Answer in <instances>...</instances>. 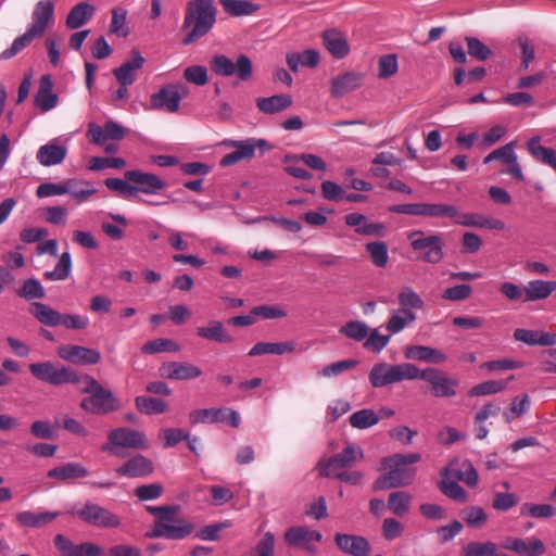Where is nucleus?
<instances>
[{
    "instance_id": "12",
    "label": "nucleus",
    "mask_w": 556,
    "mask_h": 556,
    "mask_svg": "<svg viewBox=\"0 0 556 556\" xmlns=\"http://www.w3.org/2000/svg\"><path fill=\"white\" fill-rule=\"evenodd\" d=\"M417 379L427 381L435 397H453L456 395V388L459 386V380L444 375L437 368H426L420 370L417 367Z\"/></svg>"
},
{
    "instance_id": "41",
    "label": "nucleus",
    "mask_w": 556,
    "mask_h": 556,
    "mask_svg": "<svg viewBox=\"0 0 556 556\" xmlns=\"http://www.w3.org/2000/svg\"><path fill=\"white\" fill-rule=\"evenodd\" d=\"M65 187L66 194L72 195L78 203L88 201L97 191L91 182L79 179H66Z\"/></svg>"
},
{
    "instance_id": "48",
    "label": "nucleus",
    "mask_w": 556,
    "mask_h": 556,
    "mask_svg": "<svg viewBox=\"0 0 556 556\" xmlns=\"http://www.w3.org/2000/svg\"><path fill=\"white\" fill-rule=\"evenodd\" d=\"M226 408H204L190 413L189 419L192 424L220 422L225 420Z\"/></svg>"
},
{
    "instance_id": "43",
    "label": "nucleus",
    "mask_w": 556,
    "mask_h": 556,
    "mask_svg": "<svg viewBox=\"0 0 556 556\" xmlns=\"http://www.w3.org/2000/svg\"><path fill=\"white\" fill-rule=\"evenodd\" d=\"M224 10L231 16L252 15L260 10V4L250 0H219Z\"/></svg>"
},
{
    "instance_id": "24",
    "label": "nucleus",
    "mask_w": 556,
    "mask_h": 556,
    "mask_svg": "<svg viewBox=\"0 0 556 556\" xmlns=\"http://www.w3.org/2000/svg\"><path fill=\"white\" fill-rule=\"evenodd\" d=\"M334 542L343 553L352 556H369L371 552L369 542L361 535L337 533Z\"/></svg>"
},
{
    "instance_id": "7",
    "label": "nucleus",
    "mask_w": 556,
    "mask_h": 556,
    "mask_svg": "<svg viewBox=\"0 0 556 556\" xmlns=\"http://www.w3.org/2000/svg\"><path fill=\"white\" fill-rule=\"evenodd\" d=\"M179 506H170L166 515L159 516L154 520L151 535L169 540H181L192 532V525L177 517Z\"/></svg>"
},
{
    "instance_id": "22",
    "label": "nucleus",
    "mask_w": 556,
    "mask_h": 556,
    "mask_svg": "<svg viewBox=\"0 0 556 556\" xmlns=\"http://www.w3.org/2000/svg\"><path fill=\"white\" fill-rule=\"evenodd\" d=\"M160 375L170 380H191L200 377V367L188 362H168L160 367Z\"/></svg>"
},
{
    "instance_id": "54",
    "label": "nucleus",
    "mask_w": 556,
    "mask_h": 556,
    "mask_svg": "<svg viewBox=\"0 0 556 556\" xmlns=\"http://www.w3.org/2000/svg\"><path fill=\"white\" fill-rule=\"evenodd\" d=\"M36 38L38 37L35 34H33L29 29H26L22 36L14 39L10 48L0 53V60H8L15 56Z\"/></svg>"
},
{
    "instance_id": "35",
    "label": "nucleus",
    "mask_w": 556,
    "mask_h": 556,
    "mask_svg": "<svg viewBox=\"0 0 556 556\" xmlns=\"http://www.w3.org/2000/svg\"><path fill=\"white\" fill-rule=\"evenodd\" d=\"M89 476V470L80 463L71 462L48 471L49 478L59 480L79 479Z\"/></svg>"
},
{
    "instance_id": "5",
    "label": "nucleus",
    "mask_w": 556,
    "mask_h": 556,
    "mask_svg": "<svg viewBox=\"0 0 556 556\" xmlns=\"http://www.w3.org/2000/svg\"><path fill=\"white\" fill-rule=\"evenodd\" d=\"M148 447L149 441L142 432L121 427L109 432L108 442L101 446V451L122 457L121 448L147 450Z\"/></svg>"
},
{
    "instance_id": "38",
    "label": "nucleus",
    "mask_w": 556,
    "mask_h": 556,
    "mask_svg": "<svg viewBox=\"0 0 556 556\" xmlns=\"http://www.w3.org/2000/svg\"><path fill=\"white\" fill-rule=\"evenodd\" d=\"M416 320V314L409 309L393 311L386 324V329L390 334H396L404 330Z\"/></svg>"
},
{
    "instance_id": "9",
    "label": "nucleus",
    "mask_w": 556,
    "mask_h": 556,
    "mask_svg": "<svg viewBox=\"0 0 556 556\" xmlns=\"http://www.w3.org/2000/svg\"><path fill=\"white\" fill-rule=\"evenodd\" d=\"M29 371L36 379L52 386L78 382V376L74 370L63 365L58 366L52 362L31 363Z\"/></svg>"
},
{
    "instance_id": "37",
    "label": "nucleus",
    "mask_w": 556,
    "mask_h": 556,
    "mask_svg": "<svg viewBox=\"0 0 556 556\" xmlns=\"http://www.w3.org/2000/svg\"><path fill=\"white\" fill-rule=\"evenodd\" d=\"M200 338L212 340L218 343H231L233 338L226 331L222 321L211 320L207 326L197 330Z\"/></svg>"
},
{
    "instance_id": "21",
    "label": "nucleus",
    "mask_w": 556,
    "mask_h": 556,
    "mask_svg": "<svg viewBox=\"0 0 556 556\" xmlns=\"http://www.w3.org/2000/svg\"><path fill=\"white\" fill-rule=\"evenodd\" d=\"M146 59L139 50L132 49L130 59L113 71L119 85H132L137 79V72L142 68Z\"/></svg>"
},
{
    "instance_id": "64",
    "label": "nucleus",
    "mask_w": 556,
    "mask_h": 556,
    "mask_svg": "<svg viewBox=\"0 0 556 556\" xmlns=\"http://www.w3.org/2000/svg\"><path fill=\"white\" fill-rule=\"evenodd\" d=\"M126 165V162L122 157H101L93 156L89 161L88 168L90 170H101L104 168H123Z\"/></svg>"
},
{
    "instance_id": "36",
    "label": "nucleus",
    "mask_w": 556,
    "mask_h": 556,
    "mask_svg": "<svg viewBox=\"0 0 556 556\" xmlns=\"http://www.w3.org/2000/svg\"><path fill=\"white\" fill-rule=\"evenodd\" d=\"M292 104V98L289 94H275L268 98H258L256 100L257 109L265 114H275L281 112Z\"/></svg>"
},
{
    "instance_id": "45",
    "label": "nucleus",
    "mask_w": 556,
    "mask_h": 556,
    "mask_svg": "<svg viewBox=\"0 0 556 556\" xmlns=\"http://www.w3.org/2000/svg\"><path fill=\"white\" fill-rule=\"evenodd\" d=\"M352 428L364 430L379 422L378 415L370 408L354 412L349 418Z\"/></svg>"
},
{
    "instance_id": "4",
    "label": "nucleus",
    "mask_w": 556,
    "mask_h": 556,
    "mask_svg": "<svg viewBox=\"0 0 556 556\" xmlns=\"http://www.w3.org/2000/svg\"><path fill=\"white\" fill-rule=\"evenodd\" d=\"M417 379V367L412 363L389 364L376 363L368 375V380L374 388H383L399 383L403 380Z\"/></svg>"
},
{
    "instance_id": "11",
    "label": "nucleus",
    "mask_w": 556,
    "mask_h": 556,
    "mask_svg": "<svg viewBox=\"0 0 556 556\" xmlns=\"http://www.w3.org/2000/svg\"><path fill=\"white\" fill-rule=\"evenodd\" d=\"M220 146L233 149V151L225 154L219 161L220 166L228 167L238 162L253 159L256 148L266 147L267 142L264 139L255 138H248L245 140L226 139L222 141Z\"/></svg>"
},
{
    "instance_id": "13",
    "label": "nucleus",
    "mask_w": 556,
    "mask_h": 556,
    "mask_svg": "<svg viewBox=\"0 0 556 556\" xmlns=\"http://www.w3.org/2000/svg\"><path fill=\"white\" fill-rule=\"evenodd\" d=\"M364 458L362 447L349 444L342 452L333 455L325 462H319L318 466L321 476H327L342 469H348Z\"/></svg>"
},
{
    "instance_id": "42",
    "label": "nucleus",
    "mask_w": 556,
    "mask_h": 556,
    "mask_svg": "<svg viewBox=\"0 0 556 556\" xmlns=\"http://www.w3.org/2000/svg\"><path fill=\"white\" fill-rule=\"evenodd\" d=\"M412 502V494L405 491H395L389 494L388 508L393 515L403 517L409 511Z\"/></svg>"
},
{
    "instance_id": "17",
    "label": "nucleus",
    "mask_w": 556,
    "mask_h": 556,
    "mask_svg": "<svg viewBox=\"0 0 556 556\" xmlns=\"http://www.w3.org/2000/svg\"><path fill=\"white\" fill-rule=\"evenodd\" d=\"M323 534L319 531L312 530L307 527H291L285 533V541L291 546L302 547L309 553L316 552L313 542H320Z\"/></svg>"
},
{
    "instance_id": "3",
    "label": "nucleus",
    "mask_w": 556,
    "mask_h": 556,
    "mask_svg": "<svg viewBox=\"0 0 556 556\" xmlns=\"http://www.w3.org/2000/svg\"><path fill=\"white\" fill-rule=\"evenodd\" d=\"M79 390L89 396L81 400L80 407L91 414H108L118 409V402L113 393L103 388L93 377H78Z\"/></svg>"
},
{
    "instance_id": "2",
    "label": "nucleus",
    "mask_w": 556,
    "mask_h": 556,
    "mask_svg": "<svg viewBox=\"0 0 556 556\" xmlns=\"http://www.w3.org/2000/svg\"><path fill=\"white\" fill-rule=\"evenodd\" d=\"M216 22V9L213 0H191L188 2L182 29L188 34L182 39L185 46L205 36Z\"/></svg>"
},
{
    "instance_id": "56",
    "label": "nucleus",
    "mask_w": 556,
    "mask_h": 556,
    "mask_svg": "<svg viewBox=\"0 0 556 556\" xmlns=\"http://www.w3.org/2000/svg\"><path fill=\"white\" fill-rule=\"evenodd\" d=\"M391 334H382L380 328H369V334L364 342V348L375 353H380L390 342Z\"/></svg>"
},
{
    "instance_id": "50",
    "label": "nucleus",
    "mask_w": 556,
    "mask_h": 556,
    "mask_svg": "<svg viewBox=\"0 0 556 556\" xmlns=\"http://www.w3.org/2000/svg\"><path fill=\"white\" fill-rule=\"evenodd\" d=\"M365 248L374 265L377 267H384L388 264L389 254L388 245L386 242H368Z\"/></svg>"
},
{
    "instance_id": "53",
    "label": "nucleus",
    "mask_w": 556,
    "mask_h": 556,
    "mask_svg": "<svg viewBox=\"0 0 556 556\" xmlns=\"http://www.w3.org/2000/svg\"><path fill=\"white\" fill-rule=\"evenodd\" d=\"M180 346L170 339H155L148 341L141 348L143 354H156L161 352H178Z\"/></svg>"
},
{
    "instance_id": "31",
    "label": "nucleus",
    "mask_w": 556,
    "mask_h": 556,
    "mask_svg": "<svg viewBox=\"0 0 556 556\" xmlns=\"http://www.w3.org/2000/svg\"><path fill=\"white\" fill-rule=\"evenodd\" d=\"M67 154V149L63 146L50 142L41 146L36 154L37 161L46 167L61 164Z\"/></svg>"
},
{
    "instance_id": "57",
    "label": "nucleus",
    "mask_w": 556,
    "mask_h": 556,
    "mask_svg": "<svg viewBox=\"0 0 556 556\" xmlns=\"http://www.w3.org/2000/svg\"><path fill=\"white\" fill-rule=\"evenodd\" d=\"M520 514L533 518H551L555 516L556 509L549 504L525 503L520 507Z\"/></svg>"
},
{
    "instance_id": "52",
    "label": "nucleus",
    "mask_w": 556,
    "mask_h": 556,
    "mask_svg": "<svg viewBox=\"0 0 556 556\" xmlns=\"http://www.w3.org/2000/svg\"><path fill=\"white\" fill-rule=\"evenodd\" d=\"M450 218L453 219V222L457 225L477 228H483V224L485 222V217L483 215L475 213H460L454 205L453 213H451Z\"/></svg>"
},
{
    "instance_id": "44",
    "label": "nucleus",
    "mask_w": 556,
    "mask_h": 556,
    "mask_svg": "<svg viewBox=\"0 0 556 556\" xmlns=\"http://www.w3.org/2000/svg\"><path fill=\"white\" fill-rule=\"evenodd\" d=\"M339 332L356 342H365L369 334V326L362 320H350L340 328Z\"/></svg>"
},
{
    "instance_id": "30",
    "label": "nucleus",
    "mask_w": 556,
    "mask_h": 556,
    "mask_svg": "<svg viewBox=\"0 0 556 556\" xmlns=\"http://www.w3.org/2000/svg\"><path fill=\"white\" fill-rule=\"evenodd\" d=\"M52 79L49 75L40 78L39 89L35 97V104L42 111L52 110L58 103V96L53 92Z\"/></svg>"
},
{
    "instance_id": "26",
    "label": "nucleus",
    "mask_w": 556,
    "mask_h": 556,
    "mask_svg": "<svg viewBox=\"0 0 556 556\" xmlns=\"http://www.w3.org/2000/svg\"><path fill=\"white\" fill-rule=\"evenodd\" d=\"M321 38L324 46L334 59H343L350 53V45L340 30L327 29L323 33Z\"/></svg>"
},
{
    "instance_id": "58",
    "label": "nucleus",
    "mask_w": 556,
    "mask_h": 556,
    "mask_svg": "<svg viewBox=\"0 0 556 556\" xmlns=\"http://www.w3.org/2000/svg\"><path fill=\"white\" fill-rule=\"evenodd\" d=\"M17 294L27 300L43 299L46 291L39 280L35 278L26 279L22 288L17 291Z\"/></svg>"
},
{
    "instance_id": "60",
    "label": "nucleus",
    "mask_w": 556,
    "mask_h": 556,
    "mask_svg": "<svg viewBox=\"0 0 556 556\" xmlns=\"http://www.w3.org/2000/svg\"><path fill=\"white\" fill-rule=\"evenodd\" d=\"M516 141H510L489 153L484 159L483 163L489 164L493 161H501L503 164H507L509 160L516 155Z\"/></svg>"
},
{
    "instance_id": "14",
    "label": "nucleus",
    "mask_w": 556,
    "mask_h": 556,
    "mask_svg": "<svg viewBox=\"0 0 556 556\" xmlns=\"http://www.w3.org/2000/svg\"><path fill=\"white\" fill-rule=\"evenodd\" d=\"M390 211L397 214L450 218L451 213H453V205L445 203H409L394 205L390 207Z\"/></svg>"
},
{
    "instance_id": "20",
    "label": "nucleus",
    "mask_w": 556,
    "mask_h": 556,
    "mask_svg": "<svg viewBox=\"0 0 556 556\" xmlns=\"http://www.w3.org/2000/svg\"><path fill=\"white\" fill-rule=\"evenodd\" d=\"M153 471L154 466L152 460L141 454L128 458L123 465L115 469L118 476L132 479L148 477Z\"/></svg>"
},
{
    "instance_id": "6",
    "label": "nucleus",
    "mask_w": 556,
    "mask_h": 556,
    "mask_svg": "<svg viewBox=\"0 0 556 556\" xmlns=\"http://www.w3.org/2000/svg\"><path fill=\"white\" fill-rule=\"evenodd\" d=\"M412 249L419 252V258L429 264H438L444 257V242L439 233L426 235L422 230H412L407 235Z\"/></svg>"
},
{
    "instance_id": "55",
    "label": "nucleus",
    "mask_w": 556,
    "mask_h": 556,
    "mask_svg": "<svg viewBox=\"0 0 556 556\" xmlns=\"http://www.w3.org/2000/svg\"><path fill=\"white\" fill-rule=\"evenodd\" d=\"M127 11L122 8L112 10V20L110 24V31L118 37H127L129 28L127 26Z\"/></svg>"
},
{
    "instance_id": "10",
    "label": "nucleus",
    "mask_w": 556,
    "mask_h": 556,
    "mask_svg": "<svg viewBox=\"0 0 556 556\" xmlns=\"http://www.w3.org/2000/svg\"><path fill=\"white\" fill-rule=\"evenodd\" d=\"M189 93L184 84H167L150 97V109L176 113L179 111L180 102Z\"/></svg>"
},
{
    "instance_id": "25",
    "label": "nucleus",
    "mask_w": 556,
    "mask_h": 556,
    "mask_svg": "<svg viewBox=\"0 0 556 556\" xmlns=\"http://www.w3.org/2000/svg\"><path fill=\"white\" fill-rule=\"evenodd\" d=\"M364 80V74L355 71L342 73L331 79L330 93L333 98H342L359 88Z\"/></svg>"
},
{
    "instance_id": "59",
    "label": "nucleus",
    "mask_w": 556,
    "mask_h": 556,
    "mask_svg": "<svg viewBox=\"0 0 556 556\" xmlns=\"http://www.w3.org/2000/svg\"><path fill=\"white\" fill-rule=\"evenodd\" d=\"M104 185L109 190L118 193L127 200H132L136 197L135 186L121 178H106Z\"/></svg>"
},
{
    "instance_id": "39",
    "label": "nucleus",
    "mask_w": 556,
    "mask_h": 556,
    "mask_svg": "<svg viewBox=\"0 0 556 556\" xmlns=\"http://www.w3.org/2000/svg\"><path fill=\"white\" fill-rule=\"evenodd\" d=\"M29 312L38 321L46 326L55 327L61 325L62 314L41 302L33 303Z\"/></svg>"
},
{
    "instance_id": "1",
    "label": "nucleus",
    "mask_w": 556,
    "mask_h": 556,
    "mask_svg": "<svg viewBox=\"0 0 556 556\" xmlns=\"http://www.w3.org/2000/svg\"><path fill=\"white\" fill-rule=\"evenodd\" d=\"M420 459L421 456L418 453H396L383 457L381 470H387V472L375 480L372 489L380 491L409 485L416 476V469L412 465Z\"/></svg>"
},
{
    "instance_id": "32",
    "label": "nucleus",
    "mask_w": 556,
    "mask_h": 556,
    "mask_svg": "<svg viewBox=\"0 0 556 556\" xmlns=\"http://www.w3.org/2000/svg\"><path fill=\"white\" fill-rule=\"evenodd\" d=\"M525 301L533 302L547 299L554 291H556L555 280H531L525 288Z\"/></svg>"
},
{
    "instance_id": "19",
    "label": "nucleus",
    "mask_w": 556,
    "mask_h": 556,
    "mask_svg": "<svg viewBox=\"0 0 556 556\" xmlns=\"http://www.w3.org/2000/svg\"><path fill=\"white\" fill-rule=\"evenodd\" d=\"M58 354L62 359L77 365H93L101 358L98 350L80 345H62Z\"/></svg>"
},
{
    "instance_id": "29",
    "label": "nucleus",
    "mask_w": 556,
    "mask_h": 556,
    "mask_svg": "<svg viewBox=\"0 0 556 556\" xmlns=\"http://www.w3.org/2000/svg\"><path fill=\"white\" fill-rule=\"evenodd\" d=\"M407 359L421 361L432 364H441L446 361V355L441 351L426 345H410L404 351Z\"/></svg>"
},
{
    "instance_id": "15",
    "label": "nucleus",
    "mask_w": 556,
    "mask_h": 556,
    "mask_svg": "<svg viewBox=\"0 0 556 556\" xmlns=\"http://www.w3.org/2000/svg\"><path fill=\"white\" fill-rule=\"evenodd\" d=\"M76 515L85 522L99 528H116L121 525L117 515L93 503H86Z\"/></svg>"
},
{
    "instance_id": "61",
    "label": "nucleus",
    "mask_w": 556,
    "mask_h": 556,
    "mask_svg": "<svg viewBox=\"0 0 556 556\" xmlns=\"http://www.w3.org/2000/svg\"><path fill=\"white\" fill-rule=\"evenodd\" d=\"M452 473L453 477H456L460 481H464L469 486H476L478 484V473L473 468L471 463L465 462L463 464V468L459 470H454L453 468H446L445 473Z\"/></svg>"
},
{
    "instance_id": "51",
    "label": "nucleus",
    "mask_w": 556,
    "mask_h": 556,
    "mask_svg": "<svg viewBox=\"0 0 556 556\" xmlns=\"http://www.w3.org/2000/svg\"><path fill=\"white\" fill-rule=\"evenodd\" d=\"M72 269V258L70 252H63L53 270L45 273V277L49 280H64L68 277Z\"/></svg>"
},
{
    "instance_id": "46",
    "label": "nucleus",
    "mask_w": 556,
    "mask_h": 556,
    "mask_svg": "<svg viewBox=\"0 0 556 556\" xmlns=\"http://www.w3.org/2000/svg\"><path fill=\"white\" fill-rule=\"evenodd\" d=\"M137 409L147 415L161 414L167 410L165 401L156 397L140 395L135 400Z\"/></svg>"
},
{
    "instance_id": "28",
    "label": "nucleus",
    "mask_w": 556,
    "mask_h": 556,
    "mask_svg": "<svg viewBox=\"0 0 556 556\" xmlns=\"http://www.w3.org/2000/svg\"><path fill=\"white\" fill-rule=\"evenodd\" d=\"M298 351L296 343L292 340L282 342H258L248 353L249 356L264 354L283 355L292 354Z\"/></svg>"
},
{
    "instance_id": "63",
    "label": "nucleus",
    "mask_w": 556,
    "mask_h": 556,
    "mask_svg": "<svg viewBox=\"0 0 556 556\" xmlns=\"http://www.w3.org/2000/svg\"><path fill=\"white\" fill-rule=\"evenodd\" d=\"M468 53L470 56L479 60L485 61L492 55V51L489 47H486L480 39L476 37H466Z\"/></svg>"
},
{
    "instance_id": "62",
    "label": "nucleus",
    "mask_w": 556,
    "mask_h": 556,
    "mask_svg": "<svg viewBox=\"0 0 556 556\" xmlns=\"http://www.w3.org/2000/svg\"><path fill=\"white\" fill-rule=\"evenodd\" d=\"M358 362L356 359H343L330 365L325 366L319 372L318 376L324 378H331L341 375L342 372L354 368L357 366Z\"/></svg>"
},
{
    "instance_id": "27",
    "label": "nucleus",
    "mask_w": 556,
    "mask_h": 556,
    "mask_svg": "<svg viewBox=\"0 0 556 556\" xmlns=\"http://www.w3.org/2000/svg\"><path fill=\"white\" fill-rule=\"evenodd\" d=\"M514 338L517 341L526 343L528 345H541L551 346L556 344V334L545 331L529 330L525 328H518L514 332Z\"/></svg>"
},
{
    "instance_id": "33",
    "label": "nucleus",
    "mask_w": 556,
    "mask_h": 556,
    "mask_svg": "<svg viewBox=\"0 0 556 556\" xmlns=\"http://www.w3.org/2000/svg\"><path fill=\"white\" fill-rule=\"evenodd\" d=\"M96 8L87 2H79L74 5L66 17V26L70 29H77L85 25L94 14Z\"/></svg>"
},
{
    "instance_id": "34",
    "label": "nucleus",
    "mask_w": 556,
    "mask_h": 556,
    "mask_svg": "<svg viewBox=\"0 0 556 556\" xmlns=\"http://www.w3.org/2000/svg\"><path fill=\"white\" fill-rule=\"evenodd\" d=\"M541 137L534 136L527 142L528 152L538 161L551 166L556 170V151L540 144Z\"/></svg>"
},
{
    "instance_id": "18",
    "label": "nucleus",
    "mask_w": 556,
    "mask_h": 556,
    "mask_svg": "<svg viewBox=\"0 0 556 556\" xmlns=\"http://www.w3.org/2000/svg\"><path fill=\"white\" fill-rule=\"evenodd\" d=\"M125 177L136 188V193L141 192L144 194H156L160 190L164 189L166 182L152 173L141 170H127Z\"/></svg>"
},
{
    "instance_id": "8",
    "label": "nucleus",
    "mask_w": 556,
    "mask_h": 556,
    "mask_svg": "<svg viewBox=\"0 0 556 556\" xmlns=\"http://www.w3.org/2000/svg\"><path fill=\"white\" fill-rule=\"evenodd\" d=\"M210 65L216 75L223 77L235 75L242 81L249 80L253 72L252 62L244 54H240L236 61H232L225 54H216L212 58Z\"/></svg>"
},
{
    "instance_id": "47",
    "label": "nucleus",
    "mask_w": 556,
    "mask_h": 556,
    "mask_svg": "<svg viewBox=\"0 0 556 556\" xmlns=\"http://www.w3.org/2000/svg\"><path fill=\"white\" fill-rule=\"evenodd\" d=\"M399 304L401 309H421L425 305L422 298L412 288L403 287L397 294Z\"/></svg>"
},
{
    "instance_id": "23",
    "label": "nucleus",
    "mask_w": 556,
    "mask_h": 556,
    "mask_svg": "<svg viewBox=\"0 0 556 556\" xmlns=\"http://www.w3.org/2000/svg\"><path fill=\"white\" fill-rule=\"evenodd\" d=\"M502 546L520 556H541L546 549L544 543L533 536L527 540L509 536L503 542Z\"/></svg>"
},
{
    "instance_id": "40",
    "label": "nucleus",
    "mask_w": 556,
    "mask_h": 556,
    "mask_svg": "<svg viewBox=\"0 0 556 556\" xmlns=\"http://www.w3.org/2000/svg\"><path fill=\"white\" fill-rule=\"evenodd\" d=\"M59 515L60 514L56 511L33 513L25 510L16 515V520L23 527L39 528L51 522L59 517Z\"/></svg>"
},
{
    "instance_id": "16",
    "label": "nucleus",
    "mask_w": 556,
    "mask_h": 556,
    "mask_svg": "<svg viewBox=\"0 0 556 556\" xmlns=\"http://www.w3.org/2000/svg\"><path fill=\"white\" fill-rule=\"evenodd\" d=\"M54 23V4L51 0H40L36 3L29 29L37 37H42L46 30Z\"/></svg>"
},
{
    "instance_id": "49",
    "label": "nucleus",
    "mask_w": 556,
    "mask_h": 556,
    "mask_svg": "<svg viewBox=\"0 0 556 556\" xmlns=\"http://www.w3.org/2000/svg\"><path fill=\"white\" fill-rule=\"evenodd\" d=\"M497 551V545L492 541L469 542L463 549V556H493Z\"/></svg>"
}]
</instances>
